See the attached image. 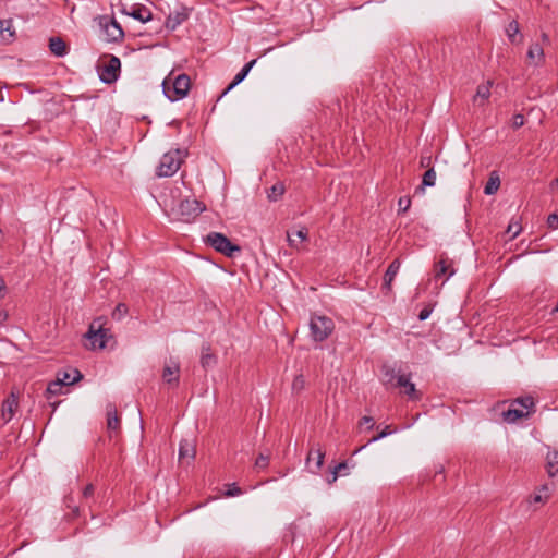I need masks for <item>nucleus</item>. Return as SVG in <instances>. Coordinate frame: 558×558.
Wrapping results in <instances>:
<instances>
[{"label":"nucleus","mask_w":558,"mask_h":558,"mask_svg":"<svg viewBox=\"0 0 558 558\" xmlns=\"http://www.w3.org/2000/svg\"><path fill=\"white\" fill-rule=\"evenodd\" d=\"M173 74L171 71L161 84L165 96L171 102L185 98L191 89V78L187 74L181 73L175 76Z\"/></svg>","instance_id":"obj_1"},{"label":"nucleus","mask_w":558,"mask_h":558,"mask_svg":"<svg viewBox=\"0 0 558 558\" xmlns=\"http://www.w3.org/2000/svg\"><path fill=\"white\" fill-rule=\"evenodd\" d=\"M206 245L213 247L216 252L233 258L242 252L240 245L231 242V240L221 232H209L205 238Z\"/></svg>","instance_id":"obj_2"},{"label":"nucleus","mask_w":558,"mask_h":558,"mask_svg":"<svg viewBox=\"0 0 558 558\" xmlns=\"http://www.w3.org/2000/svg\"><path fill=\"white\" fill-rule=\"evenodd\" d=\"M108 58L107 61H101L97 64V72L99 80L111 85L118 81L121 74V61L117 56L108 54L104 56V59Z\"/></svg>","instance_id":"obj_3"},{"label":"nucleus","mask_w":558,"mask_h":558,"mask_svg":"<svg viewBox=\"0 0 558 558\" xmlns=\"http://www.w3.org/2000/svg\"><path fill=\"white\" fill-rule=\"evenodd\" d=\"M182 155L186 156L187 151L178 148L163 154L158 166L157 175L161 178L172 177L183 162Z\"/></svg>","instance_id":"obj_4"},{"label":"nucleus","mask_w":558,"mask_h":558,"mask_svg":"<svg viewBox=\"0 0 558 558\" xmlns=\"http://www.w3.org/2000/svg\"><path fill=\"white\" fill-rule=\"evenodd\" d=\"M311 336L316 342L326 340L335 329L333 320L327 316L313 315L310 322Z\"/></svg>","instance_id":"obj_5"},{"label":"nucleus","mask_w":558,"mask_h":558,"mask_svg":"<svg viewBox=\"0 0 558 558\" xmlns=\"http://www.w3.org/2000/svg\"><path fill=\"white\" fill-rule=\"evenodd\" d=\"M100 318L95 319L86 332L85 337L92 340L93 348L105 349L108 341L112 338V333L109 328H105L99 324Z\"/></svg>","instance_id":"obj_6"},{"label":"nucleus","mask_w":558,"mask_h":558,"mask_svg":"<svg viewBox=\"0 0 558 558\" xmlns=\"http://www.w3.org/2000/svg\"><path fill=\"white\" fill-rule=\"evenodd\" d=\"M206 210V206L203 202L193 198H186L180 202L178 206V215L184 222H190Z\"/></svg>","instance_id":"obj_7"},{"label":"nucleus","mask_w":558,"mask_h":558,"mask_svg":"<svg viewBox=\"0 0 558 558\" xmlns=\"http://www.w3.org/2000/svg\"><path fill=\"white\" fill-rule=\"evenodd\" d=\"M99 26L106 34L107 41L119 43L124 37V31L114 17L108 15L98 16Z\"/></svg>","instance_id":"obj_8"},{"label":"nucleus","mask_w":558,"mask_h":558,"mask_svg":"<svg viewBox=\"0 0 558 558\" xmlns=\"http://www.w3.org/2000/svg\"><path fill=\"white\" fill-rule=\"evenodd\" d=\"M410 374L398 375L393 387L404 388L403 392L410 400L418 401L422 399L423 395L416 390L415 385L410 380Z\"/></svg>","instance_id":"obj_9"},{"label":"nucleus","mask_w":558,"mask_h":558,"mask_svg":"<svg viewBox=\"0 0 558 558\" xmlns=\"http://www.w3.org/2000/svg\"><path fill=\"white\" fill-rule=\"evenodd\" d=\"M325 451L320 448H312L306 458V466L312 473H318L324 464Z\"/></svg>","instance_id":"obj_10"},{"label":"nucleus","mask_w":558,"mask_h":558,"mask_svg":"<svg viewBox=\"0 0 558 558\" xmlns=\"http://www.w3.org/2000/svg\"><path fill=\"white\" fill-rule=\"evenodd\" d=\"M57 378L64 387L72 386L83 379V374L77 368L62 369L57 373Z\"/></svg>","instance_id":"obj_11"},{"label":"nucleus","mask_w":558,"mask_h":558,"mask_svg":"<svg viewBox=\"0 0 558 558\" xmlns=\"http://www.w3.org/2000/svg\"><path fill=\"white\" fill-rule=\"evenodd\" d=\"M121 422L118 415V411L114 407L109 405L107 409V429L109 437L112 438L120 433Z\"/></svg>","instance_id":"obj_12"},{"label":"nucleus","mask_w":558,"mask_h":558,"mask_svg":"<svg viewBox=\"0 0 558 558\" xmlns=\"http://www.w3.org/2000/svg\"><path fill=\"white\" fill-rule=\"evenodd\" d=\"M190 9L182 7L181 10L170 13L166 20V27L169 31H174L179 25L189 19Z\"/></svg>","instance_id":"obj_13"},{"label":"nucleus","mask_w":558,"mask_h":558,"mask_svg":"<svg viewBox=\"0 0 558 558\" xmlns=\"http://www.w3.org/2000/svg\"><path fill=\"white\" fill-rule=\"evenodd\" d=\"M526 59L530 65L539 66L543 64L545 62L543 47L537 43L530 45Z\"/></svg>","instance_id":"obj_14"},{"label":"nucleus","mask_w":558,"mask_h":558,"mask_svg":"<svg viewBox=\"0 0 558 558\" xmlns=\"http://www.w3.org/2000/svg\"><path fill=\"white\" fill-rule=\"evenodd\" d=\"M218 360L216 354L213 352L211 347L208 342L202 344L201 350V365L205 371L213 368L217 364Z\"/></svg>","instance_id":"obj_15"},{"label":"nucleus","mask_w":558,"mask_h":558,"mask_svg":"<svg viewBox=\"0 0 558 558\" xmlns=\"http://www.w3.org/2000/svg\"><path fill=\"white\" fill-rule=\"evenodd\" d=\"M400 266H401V263L398 258L393 259L389 264V266L384 275V282L381 284L383 291L389 292L391 290V283L395 280V277L397 276V274L400 269Z\"/></svg>","instance_id":"obj_16"},{"label":"nucleus","mask_w":558,"mask_h":558,"mask_svg":"<svg viewBox=\"0 0 558 558\" xmlns=\"http://www.w3.org/2000/svg\"><path fill=\"white\" fill-rule=\"evenodd\" d=\"M48 47L50 52L58 58L66 56L70 50L69 45L59 36L50 37Z\"/></svg>","instance_id":"obj_17"},{"label":"nucleus","mask_w":558,"mask_h":558,"mask_svg":"<svg viewBox=\"0 0 558 558\" xmlns=\"http://www.w3.org/2000/svg\"><path fill=\"white\" fill-rule=\"evenodd\" d=\"M531 415L532 414L529 413L527 411H523L522 409L515 408V405L512 407L511 404L509 409L502 411L501 413L502 420L509 424L517 423L519 420L522 418H529Z\"/></svg>","instance_id":"obj_18"},{"label":"nucleus","mask_w":558,"mask_h":558,"mask_svg":"<svg viewBox=\"0 0 558 558\" xmlns=\"http://www.w3.org/2000/svg\"><path fill=\"white\" fill-rule=\"evenodd\" d=\"M123 13H126L128 15L132 16L133 19L146 23L153 19L151 11L143 5V4H136L132 8L131 12H126L125 10L122 11Z\"/></svg>","instance_id":"obj_19"},{"label":"nucleus","mask_w":558,"mask_h":558,"mask_svg":"<svg viewBox=\"0 0 558 558\" xmlns=\"http://www.w3.org/2000/svg\"><path fill=\"white\" fill-rule=\"evenodd\" d=\"M450 266L451 265L448 263V258L441 256V258L434 266L435 279H440L442 277H446L445 280L449 279L454 274L453 268H451L449 274H447Z\"/></svg>","instance_id":"obj_20"},{"label":"nucleus","mask_w":558,"mask_h":558,"mask_svg":"<svg viewBox=\"0 0 558 558\" xmlns=\"http://www.w3.org/2000/svg\"><path fill=\"white\" fill-rule=\"evenodd\" d=\"M506 34L509 41L513 45H519L523 41V35L520 33V25L518 21L512 20L506 27Z\"/></svg>","instance_id":"obj_21"},{"label":"nucleus","mask_w":558,"mask_h":558,"mask_svg":"<svg viewBox=\"0 0 558 558\" xmlns=\"http://www.w3.org/2000/svg\"><path fill=\"white\" fill-rule=\"evenodd\" d=\"M179 372L180 367L178 364H174L173 366L166 365L162 371V378L168 385L177 387L180 379Z\"/></svg>","instance_id":"obj_22"},{"label":"nucleus","mask_w":558,"mask_h":558,"mask_svg":"<svg viewBox=\"0 0 558 558\" xmlns=\"http://www.w3.org/2000/svg\"><path fill=\"white\" fill-rule=\"evenodd\" d=\"M511 405H519L525 409L531 414H534L536 412L535 399L530 395L521 396L511 400Z\"/></svg>","instance_id":"obj_23"},{"label":"nucleus","mask_w":558,"mask_h":558,"mask_svg":"<svg viewBox=\"0 0 558 558\" xmlns=\"http://www.w3.org/2000/svg\"><path fill=\"white\" fill-rule=\"evenodd\" d=\"M17 405H19L17 400L14 398L13 395H12V398H7L3 400L1 410H2V416L5 422H9L12 418V416L14 415V412L17 409Z\"/></svg>","instance_id":"obj_24"},{"label":"nucleus","mask_w":558,"mask_h":558,"mask_svg":"<svg viewBox=\"0 0 558 558\" xmlns=\"http://www.w3.org/2000/svg\"><path fill=\"white\" fill-rule=\"evenodd\" d=\"M546 471L550 477L558 474V451H548L546 457Z\"/></svg>","instance_id":"obj_25"},{"label":"nucleus","mask_w":558,"mask_h":558,"mask_svg":"<svg viewBox=\"0 0 558 558\" xmlns=\"http://www.w3.org/2000/svg\"><path fill=\"white\" fill-rule=\"evenodd\" d=\"M308 231L306 228H302L294 232H287L289 245L291 247H298V242L307 240Z\"/></svg>","instance_id":"obj_26"},{"label":"nucleus","mask_w":558,"mask_h":558,"mask_svg":"<svg viewBox=\"0 0 558 558\" xmlns=\"http://www.w3.org/2000/svg\"><path fill=\"white\" fill-rule=\"evenodd\" d=\"M500 186V178L496 171H493L489 174L488 181L484 186V193L486 195H494Z\"/></svg>","instance_id":"obj_27"},{"label":"nucleus","mask_w":558,"mask_h":558,"mask_svg":"<svg viewBox=\"0 0 558 558\" xmlns=\"http://www.w3.org/2000/svg\"><path fill=\"white\" fill-rule=\"evenodd\" d=\"M63 387L64 386L56 377V380L50 381L46 388V391H45L46 399L50 400L52 397H56V396L62 393Z\"/></svg>","instance_id":"obj_28"},{"label":"nucleus","mask_w":558,"mask_h":558,"mask_svg":"<svg viewBox=\"0 0 558 558\" xmlns=\"http://www.w3.org/2000/svg\"><path fill=\"white\" fill-rule=\"evenodd\" d=\"M436 183V172L434 168H429L425 171L422 178L421 186L417 189L424 190L425 187H432Z\"/></svg>","instance_id":"obj_29"},{"label":"nucleus","mask_w":558,"mask_h":558,"mask_svg":"<svg viewBox=\"0 0 558 558\" xmlns=\"http://www.w3.org/2000/svg\"><path fill=\"white\" fill-rule=\"evenodd\" d=\"M286 187L282 182L275 183L268 192V199L270 202H277L284 193Z\"/></svg>","instance_id":"obj_30"},{"label":"nucleus","mask_w":558,"mask_h":558,"mask_svg":"<svg viewBox=\"0 0 558 558\" xmlns=\"http://www.w3.org/2000/svg\"><path fill=\"white\" fill-rule=\"evenodd\" d=\"M395 432V429L391 428L390 425H387L385 426V428L378 433L376 436H373L366 445H363L361 446L360 448L355 449L353 454H356L357 452H360L362 449H364L368 444H372V442H375V441H378L379 439L384 438V437H387L389 435H391L392 433Z\"/></svg>","instance_id":"obj_31"},{"label":"nucleus","mask_w":558,"mask_h":558,"mask_svg":"<svg viewBox=\"0 0 558 558\" xmlns=\"http://www.w3.org/2000/svg\"><path fill=\"white\" fill-rule=\"evenodd\" d=\"M348 469L347 461H342L330 469V476L327 477L328 484H332L337 481L338 476L342 474V471Z\"/></svg>","instance_id":"obj_32"},{"label":"nucleus","mask_w":558,"mask_h":558,"mask_svg":"<svg viewBox=\"0 0 558 558\" xmlns=\"http://www.w3.org/2000/svg\"><path fill=\"white\" fill-rule=\"evenodd\" d=\"M247 76V74H245L243 71H239L235 76L233 77V80L231 81V83L223 89V92L221 93V95L219 96L218 99L222 98L225 95H227L231 89H233L236 85H239L241 82H243L245 80V77Z\"/></svg>","instance_id":"obj_33"},{"label":"nucleus","mask_w":558,"mask_h":558,"mask_svg":"<svg viewBox=\"0 0 558 558\" xmlns=\"http://www.w3.org/2000/svg\"><path fill=\"white\" fill-rule=\"evenodd\" d=\"M490 86L492 82H487V84H482L477 86L476 94L474 96V101L480 98L482 101H485L490 96Z\"/></svg>","instance_id":"obj_34"},{"label":"nucleus","mask_w":558,"mask_h":558,"mask_svg":"<svg viewBox=\"0 0 558 558\" xmlns=\"http://www.w3.org/2000/svg\"><path fill=\"white\" fill-rule=\"evenodd\" d=\"M195 457V449L193 446H191L187 441L181 442L179 447V458H191L194 459Z\"/></svg>","instance_id":"obj_35"},{"label":"nucleus","mask_w":558,"mask_h":558,"mask_svg":"<svg viewBox=\"0 0 558 558\" xmlns=\"http://www.w3.org/2000/svg\"><path fill=\"white\" fill-rule=\"evenodd\" d=\"M64 504L66 505V508L71 510V512L66 513V517H70L69 519L73 520L80 517V508L78 506L74 505V499L71 496H66L64 498Z\"/></svg>","instance_id":"obj_36"},{"label":"nucleus","mask_w":558,"mask_h":558,"mask_svg":"<svg viewBox=\"0 0 558 558\" xmlns=\"http://www.w3.org/2000/svg\"><path fill=\"white\" fill-rule=\"evenodd\" d=\"M381 372H383V375H384V383L387 385V384H390V385H395L393 384V380L396 379L397 380V375L395 373V369L388 365H384L383 368H381Z\"/></svg>","instance_id":"obj_37"},{"label":"nucleus","mask_w":558,"mask_h":558,"mask_svg":"<svg viewBox=\"0 0 558 558\" xmlns=\"http://www.w3.org/2000/svg\"><path fill=\"white\" fill-rule=\"evenodd\" d=\"M243 492L240 486H238L236 483H231L226 485V490L223 492V495L226 497H235L241 495Z\"/></svg>","instance_id":"obj_38"},{"label":"nucleus","mask_w":558,"mask_h":558,"mask_svg":"<svg viewBox=\"0 0 558 558\" xmlns=\"http://www.w3.org/2000/svg\"><path fill=\"white\" fill-rule=\"evenodd\" d=\"M305 388V378L302 374L296 375L292 381V390L296 393Z\"/></svg>","instance_id":"obj_39"},{"label":"nucleus","mask_w":558,"mask_h":558,"mask_svg":"<svg viewBox=\"0 0 558 558\" xmlns=\"http://www.w3.org/2000/svg\"><path fill=\"white\" fill-rule=\"evenodd\" d=\"M399 209L398 214H404L411 206V198L409 196H402L398 201Z\"/></svg>","instance_id":"obj_40"},{"label":"nucleus","mask_w":558,"mask_h":558,"mask_svg":"<svg viewBox=\"0 0 558 558\" xmlns=\"http://www.w3.org/2000/svg\"><path fill=\"white\" fill-rule=\"evenodd\" d=\"M126 313L128 306L124 303H119L112 312V318L121 319Z\"/></svg>","instance_id":"obj_41"},{"label":"nucleus","mask_w":558,"mask_h":558,"mask_svg":"<svg viewBox=\"0 0 558 558\" xmlns=\"http://www.w3.org/2000/svg\"><path fill=\"white\" fill-rule=\"evenodd\" d=\"M548 498V494L544 495L542 493L535 492L533 495L530 496L527 499L529 505L532 504H543Z\"/></svg>","instance_id":"obj_42"},{"label":"nucleus","mask_w":558,"mask_h":558,"mask_svg":"<svg viewBox=\"0 0 558 558\" xmlns=\"http://www.w3.org/2000/svg\"><path fill=\"white\" fill-rule=\"evenodd\" d=\"M521 229L519 222L510 223L506 232L510 235V239H514L521 232Z\"/></svg>","instance_id":"obj_43"},{"label":"nucleus","mask_w":558,"mask_h":558,"mask_svg":"<svg viewBox=\"0 0 558 558\" xmlns=\"http://www.w3.org/2000/svg\"><path fill=\"white\" fill-rule=\"evenodd\" d=\"M269 463V457L260 453L255 461V466L257 469H265Z\"/></svg>","instance_id":"obj_44"},{"label":"nucleus","mask_w":558,"mask_h":558,"mask_svg":"<svg viewBox=\"0 0 558 558\" xmlns=\"http://www.w3.org/2000/svg\"><path fill=\"white\" fill-rule=\"evenodd\" d=\"M94 493H95V486L89 483L87 484L83 490H82V497L86 500L90 499L94 497Z\"/></svg>","instance_id":"obj_45"},{"label":"nucleus","mask_w":558,"mask_h":558,"mask_svg":"<svg viewBox=\"0 0 558 558\" xmlns=\"http://www.w3.org/2000/svg\"><path fill=\"white\" fill-rule=\"evenodd\" d=\"M524 116L521 114V113H517L512 117V128L513 129H519L521 128L523 124H524Z\"/></svg>","instance_id":"obj_46"},{"label":"nucleus","mask_w":558,"mask_h":558,"mask_svg":"<svg viewBox=\"0 0 558 558\" xmlns=\"http://www.w3.org/2000/svg\"><path fill=\"white\" fill-rule=\"evenodd\" d=\"M433 312V306L432 305H426L425 307H423L420 313H418V319L420 320H425L429 317V315L432 314Z\"/></svg>","instance_id":"obj_47"},{"label":"nucleus","mask_w":558,"mask_h":558,"mask_svg":"<svg viewBox=\"0 0 558 558\" xmlns=\"http://www.w3.org/2000/svg\"><path fill=\"white\" fill-rule=\"evenodd\" d=\"M547 226L550 229H557L558 228V214H550L547 218Z\"/></svg>","instance_id":"obj_48"},{"label":"nucleus","mask_w":558,"mask_h":558,"mask_svg":"<svg viewBox=\"0 0 558 558\" xmlns=\"http://www.w3.org/2000/svg\"><path fill=\"white\" fill-rule=\"evenodd\" d=\"M432 163V157L430 156H422L420 159V166L421 168L429 169Z\"/></svg>","instance_id":"obj_49"},{"label":"nucleus","mask_w":558,"mask_h":558,"mask_svg":"<svg viewBox=\"0 0 558 558\" xmlns=\"http://www.w3.org/2000/svg\"><path fill=\"white\" fill-rule=\"evenodd\" d=\"M360 424H369V426L367 427L368 430L373 429L374 427V420L372 416H363L360 421Z\"/></svg>","instance_id":"obj_50"},{"label":"nucleus","mask_w":558,"mask_h":558,"mask_svg":"<svg viewBox=\"0 0 558 558\" xmlns=\"http://www.w3.org/2000/svg\"><path fill=\"white\" fill-rule=\"evenodd\" d=\"M255 63H256V59L251 60L250 62L244 64V66L241 69V71H243L245 74L248 75L250 71L252 70V68L254 66Z\"/></svg>","instance_id":"obj_51"},{"label":"nucleus","mask_w":558,"mask_h":558,"mask_svg":"<svg viewBox=\"0 0 558 558\" xmlns=\"http://www.w3.org/2000/svg\"><path fill=\"white\" fill-rule=\"evenodd\" d=\"M9 317V314L5 310L0 308V325L3 324Z\"/></svg>","instance_id":"obj_52"},{"label":"nucleus","mask_w":558,"mask_h":558,"mask_svg":"<svg viewBox=\"0 0 558 558\" xmlns=\"http://www.w3.org/2000/svg\"><path fill=\"white\" fill-rule=\"evenodd\" d=\"M3 26H4V23H3L2 21H0V33H3V31H4V27H3ZM5 31H8V32H9V36H10V37H12V36L14 35V31H13V32H11L10 26H8V27L5 28Z\"/></svg>","instance_id":"obj_53"},{"label":"nucleus","mask_w":558,"mask_h":558,"mask_svg":"<svg viewBox=\"0 0 558 558\" xmlns=\"http://www.w3.org/2000/svg\"><path fill=\"white\" fill-rule=\"evenodd\" d=\"M538 493H542L544 495L548 494L549 495V487L547 484H544L542 485L538 489H537Z\"/></svg>","instance_id":"obj_54"},{"label":"nucleus","mask_w":558,"mask_h":558,"mask_svg":"<svg viewBox=\"0 0 558 558\" xmlns=\"http://www.w3.org/2000/svg\"><path fill=\"white\" fill-rule=\"evenodd\" d=\"M5 283L2 278H0V299L4 296Z\"/></svg>","instance_id":"obj_55"},{"label":"nucleus","mask_w":558,"mask_h":558,"mask_svg":"<svg viewBox=\"0 0 558 558\" xmlns=\"http://www.w3.org/2000/svg\"><path fill=\"white\" fill-rule=\"evenodd\" d=\"M551 190H558V177L550 182Z\"/></svg>","instance_id":"obj_56"},{"label":"nucleus","mask_w":558,"mask_h":558,"mask_svg":"<svg viewBox=\"0 0 558 558\" xmlns=\"http://www.w3.org/2000/svg\"><path fill=\"white\" fill-rule=\"evenodd\" d=\"M288 537L291 538V542L294 541V531L292 529H290V534L289 535L288 534L284 535V538H288Z\"/></svg>","instance_id":"obj_57"},{"label":"nucleus","mask_w":558,"mask_h":558,"mask_svg":"<svg viewBox=\"0 0 558 558\" xmlns=\"http://www.w3.org/2000/svg\"><path fill=\"white\" fill-rule=\"evenodd\" d=\"M542 39H543V40H548V35H547L546 33H543V34H542Z\"/></svg>","instance_id":"obj_58"},{"label":"nucleus","mask_w":558,"mask_h":558,"mask_svg":"<svg viewBox=\"0 0 558 558\" xmlns=\"http://www.w3.org/2000/svg\"><path fill=\"white\" fill-rule=\"evenodd\" d=\"M444 466L440 468V470L438 472H436L435 476L439 473V474H442L444 473Z\"/></svg>","instance_id":"obj_59"}]
</instances>
